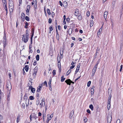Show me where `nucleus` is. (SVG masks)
Returning <instances> with one entry per match:
<instances>
[{
  "label": "nucleus",
  "instance_id": "nucleus-15",
  "mask_svg": "<svg viewBox=\"0 0 123 123\" xmlns=\"http://www.w3.org/2000/svg\"><path fill=\"white\" fill-rule=\"evenodd\" d=\"M96 68L95 67H94L92 70V73H95L96 70Z\"/></svg>",
  "mask_w": 123,
  "mask_h": 123
},
{
  "label": "nucleus",
  "instance_id": "nucleus-56",
  "mask_svg": "<svg viewBox=\"0 0 123 123\" xmlns=\"http://www.w3.org/2000/svg\"><path fill=\"white\" fill-rule=\"evenodd\" d=\"M43 85H46L47 86V82H46V81H45L43 83Z\"/></svg>",
  "mask_w": 123,
  "mask_h": 123
},
{
  "label": "nucleus",
  "instance_id": "nucleus-46",
  "mask_svg": "<svg viewBox=\"0 0 123 123\" xmlns=\"http://www.w3.org/2000/svg\"><path fill=\"white\" fill-rule=\"evenodd\" d=\"M49 29L50 31H52L53 30V29L52 28V26H50V27H49Z\"/></svg>",
  "mask_w": 123,
  "mask_h": 123
},
{
  "label": "nucleus",
  "instance_id": "nucleus-36",
  "mask_svg": "<svg viewBox=\"0 0 123 123\" xmlns=\"http://www.w3.org/2000/svg\"><path fill=\"white\" fill-rule=\"evenodd\" d=\"M37 1H36V2L35 3V4L34 5V8L36 9H37Z\"/></svg>",
  "mask_w": 123,
  "mask_h": 123
},
{
  "label": "nucleus",
  "instance_id": "nucleus-26",
  "mask_svg": "<svg viewBox=\"0 0 123 123\" xmlns=\"http://www.w3.org/2000/svg\"><path fill=\"white\" fill-rule=\"evenodd\" d=\"M89 107L92 110V111L93 110V105H89Z\"/></svg>",
  "mask_w": 123,
  "mask_h": 123
},
{
  "label": "nucleus",
  "instance_id": "nucleus-8",
  "mask_svg": "<svg viewBox=\"0 0 123 123\" xmlns=\"http://www.w3.org/2000/svg\"><path fill=\"white\" fill-rule=\"evenodd\" d=\"M45 102H41L39 104L40 107L41 108L42 107L44 106L45 105Z\"/></svg>",
  "mask_w": 123,
  "mask_h": 123
},
{
  "label": "nucleus",
  "instance_id": "nucleus-52",
  "mask_svg": "<svg viewBox=\"0 0 123 123\" xmlns=\"http://www.w3.org/2000/svg\"><path fill=\"white\" fill-rule=\"evenodd\" d=\"M99 63V62H97L96 64L95 65V66L94 67H95L96 68H97V67L98 66V65Z\"/></svg>",
  "mask_w": 123,
  "mask_h": 123
},
{
  "label": "nucleus",
  "instance_id": "nucleus-5",
  "mask_svg": "<svg viewBox=\"0 0 123 123\" xmlns=\"http://www.w3.org/2000/svg\"><path fill=\"white\" fill-rule=\"evenodd\" d=\"M43 85V83L41 84V85H39L38 86L37 88V92H39L41 91L42 89V86Z\"/></svg>",
  "mask_w": 123,
  "mask_h": 123
},
{
  "label": "nucleus",
  "instance_id": "nucleus-62",
  "mask_svg": "<svg viewBox=\"0 0 123 123\" xmlns=\"http://www.w3.org/2000/svg\"><path fill=\"white\" fill-rule=\"evenodd\" d=\"M59 3L60 4V5L61 6H62V4L61 2V1H59Z\"/></svg>",
  "mask_w": 123,
  "mask_h": 123
},
{
  "label": "nucleus",
  "instance_id": "nucleus-1",
  "mask_svg": "<svg viewBox=\"0 0 123 123\" xmlns=\"http://www.w3.org/2000/svg\"><path fill=\"white\" fill-rule=\"evenodd\" d=\"M6 89L8 91H10L11 89L12 86L10 83L9 81L6 84Z\"/></svg>",
  "mask_w": 123,
  "mask_h": 123
},
{
  "label": "nucleus",
  "instance_id": "nucleus-64",
  "mask_svg": "<svg viewBox=\"0 0 123 123\" xmlns=\"http://www.w3.org/2000/svg\"><path fill=\"white\" fill-rule=\"evenodd\" d=\"M25 25L27 26L28 25V24L26 22H25Z\"/></svg>",
  "mask_w": 123,
  "mask_h": 123
},
{
  "label": "nucleus",
  "instance_id": "nucleus-43",
  "mask_svg": "<svg viewBox=\"0 0 123 123\" xmlns=\"http://www.w3.org/2000/svg\"><path fill=\"white\" fill-rule=\"evenodd\" d=\"M29 47V49H30V51H29V52L30 53H32V51L31 49V47Z\"/></svg>",
  "mask_w": 123,
  "mask_h": 123
},
{
  "label": "nucleus",
  "instance_id": "nucleus-7",
  "mask_svg": "<svg viewBox=\"0 0 123 123\" xmlns=\"http://www.w3.org/2000/svg\"><path fill=\"white\" fill-rule=\"evenodd\" d=\"M58 56H57V60H58V68L60 69L61 68V63L60 62V60H59L58 61Z\"/></svg>",
  "mask_w": 123,
  "mask_h": 123
},
{
  "label": "nucleus",
  "instance_id": "nucleus-60",
  "mask_svg": "<svg viewBox=\"0 0 123 123\" xmlns=\"http://www.w3.org/2000/svg\"><path fill=\"white\" fill-rule=\"evenodd\" d=\"M52 17L53 18L55 16V13L54 12H53L52 13Z\"/></svg>",
  "mask_w": 123,
  "mask_h": 123
},
{
  "label": "nucleus",
  "instance_id": "nucleus-55",
  "mask_svg": "<svg viewBox=\"0 0 123 123\" xmlns=\"http://www.w3.org/2000/svg\"><path fill=\"white\" fill-rule=\"evenodd\" d=\"M116 123H120V121L119 119H118L116 121Z\"/></svg>",
  "mask_w": 123,
  "mask_h": 123
},
{
  "label": "nucleus",
  "instance_id": "nucleus-17",
  "mask_svg": "<svg viewBox=\"0 0 123 123\" xmlns=\"http://www.w3.org/2000/svg\"><path fill=\"white\" fill-rule=\"evenodd\" d=\"M30 10L27 9L26 11V14L27 15H29V11Z\"/></svg>",
  "mask_w": 123,
  "mask_h": 123
},
{
  "label": "nucleus",
  "instance_id": "nucleus-11",
  "mask_svg": "<svg viewBox=\"0 0 123 123\" xmlns=\"http://www.w3.org/2000/svg\"><path fill=\"white\" fill-rule=\"evenodd\" d=\"M111 88H109L108 90V94H109V97L111 98V94H110V93H111Z\"/></svg>",
  "mask_w": 123,
  "mask_h": 123
},
{
  "label": "nucleus",
  "instance_id": "nucleus-6",
  "mask_svg": "<svg viewBox=\"0 0 123 123\" xmlns=\"http://www.w3.org/2000/svg\"><path fill=\"white\" fill-rule=\"evenodd\" d=\"M28 98V97L27 96V95L26 94L24 96V97H23V99H24V100H25V103L26 104V102H27V99ZM28 100L29 101V99H28ZM29 102V101H28V103ZM26 104V106H27V105H28H28H27Z\"/></svg>",
  "mask_w": 123,
  "mask_h": 123
},
{
  "label": "nucleus",
  "instance_id": "nucleus-25",
  "mask_svg": "<svg viewBox=\"0 0 123 123\" xmlns=\"http://www.w3.org/2000/svg\"><path fill=\"white\" fill-rule=\"evenodd\" d=\"M36 59L37 61H38L39 59V56L38 55H37L36 57Z\"/></svg>",
  "mask_w": 123,
  "mask_h": 123
},
{
  "label": "nucleus",
  "instance_id": "nucleus-18",
  "mask_svg": "<svg viewBox=\"0 0 123 123\" xmlns=\"http://www.w3.org/2000/svg\"><path fill=\"white\" fill-rule=\"evenodd\" d=\"M20 115H18L17 117V123H18L19 121L20 120Z\"/></svg>",
  "mask_w": 123,
  "mask_h": 123
},
{
  "label": "nucleus",
  "instance_id": "nucleus-37",
  "mask_svg": "<svg viewBox=\"0 0 123 123\" xmlns=\"http://www.w3.org/2000/svg\"><path fill=\"white\" fill-rule=\"evenodd\" d=\"M47 119V123H48L49 121L51 120V118L49 117H48Z\"/></svg>",
  "mask_w": 123,
  "mask_h": 123
},
{
  "label": "nucleus",
  "instance_id": "nucleus-20",
  "mask_svg": "<svg viewBox=\"0 0 123 123\" xmlns=\"http://www.w3.org/2000/svg\"><path fill=\"white\" fill-rule=\"evenodd\" d=\"M82 17L81 15H79L78 16V18L79 20H81L82 19Z\"/></svg>",
  "mask_w": 123,
  "mask_h": 123
},
{
  "label": "nucleus",
  "instance_id": "nucleus-47",
  "mask_svg": "<svg viewBox=\"0 0 123 123\" xmlns=\"http://www.w3.org/2000/svg\"><path fill=\"white\" fill-rule=\"evenodd\" d=\"M39 101L38 100H37L36 101V104L37 105H38L39 104Z\"/></svg>",
  "mask_w": 123,
  "mask_h": 123
},
{
  "label": "nucleus",
  "instance_id": "nucleus-44",
  "mask_svg": "<svg viewBox=\"0 0 123 123\" xmlns=\"http://www.w3.org/2000/svg\"><path fill=\"white\" fill-rule=\"evenodd\" d=\"M49 23H52V19L50 18H49Z\"/></svg>",
  "mask_w": 123,
  "mask_h": 123
},
{
  "label": "nucleus",
  "instance_id": "nucleus-2",
  "mask_svg": "<svg viewBox=\"0 0 123 123\" xmlns=\"http://www.w3.org/2000/svg\"><path fill=\"white\" fill-rule=\"evenodd\" d=\"M29 38V37H27L24 35H23L22 38L23 41L25 43H26L28 41Z\"/></svg>",
  "mask_w": 123,
  "mask_h": 123
},
{
  "label": "nucleus",
  "instance_id": "nucleus-34",
  "mask_svg": "<svg viewBox=\"0 0 123 123\" xmlns=\"http://www.w3.org/2000/svg\"><path fill=\"white\" fill-rule=\"evenodd\" d=\"M91 83V81H89L87 83V86L88 87H89Z\"/></svg>",
  "mask_w": 123,
  "mask_h": 123
},
{
  "label": "nucleus",
  "instance_id": "nucleus-53",
  "mask_svg": "<svg viewBox=\"0 0 123 123\" xmlns=\"http://www.w3.org/2000/svg\"><path fill=\"white\" fill-rule=\"evenodd\" d=\"M39 94L38 93H37V94L36 96H37V99H38L39 98Z\"/></svg>",
  "mask_w": 123,
  "mask_h": 123
},
{
  "label": "nucleus",
  "instance_id": "nucleus-19",
  "mask_svg": "<svg viewBox=\"0 0 123 123\" xmlns=\"http://www.w3.org/2000/svg\"><path fill=\"white\" fill-rule=\"evenodd\" d=\"M111 99H108V106H109V107L110 108V102H111Z\"/></svg>",
  "mask_w": 123,
  "mask_h": 123
},
{
  "label": "nucleus",
  "instance_id": "nucleus-42",
  "mask_svg": "<svg viewBox=\"0 0 123 123\" xmlns=\"http://www.w3.org/2000/svg\"><path fill=\"white\" fill-rule=\"evenodd\" d=\"M70 20V19L69 18H68L66 19V21L67 22H69Z\"/></svg>",
  "mask_w": 123,
  "mask_h": 123
},
{
  "label": "nucleus",
  "instance_id": "nucleus-28",
  "mask_svg": "<svg viewBox=\"0 0 123 123\" xmlns=\"http://www.w3.org/2000/svg\"><path fill=\"white\" fill-rule=\"evenodd\" d=\"M93 21L92 20L91 21L90 25V26L91 27L92 26H93Z\"/></svg>",
  "mask_w": 123,
  "mask_h": 123
},
{
  "label": "nucleus",
  "instance_id": "nucleus-13",
  "mask_svg": "<svg viewBox=\"0 0 123 123\" xmlns=\"http://www.w3.org/2000/svg\"><path fill=\"white\" fill-rule=\"evenodd\" d=\"M38 68L37 67H36L34 69L33 71L34 72L37 73V71Z\"/></svg>",
  "mask_w": 123,
  "mask_h": 123
},
{
  "label": "nucleus",
  "instance_id": "nucleus-38",
  "mask_svg": "<svg viewBox=\"0 0 123 123\" xmlns=\"http://www.w3.org/2000/svg\"><path fill=\"white\" fill-rule=\"evenodd\" d=\"M37 73L33 72L32 74L33 76L34 77H35Z\"/></svg>",
  "mask_w": 123,
  "mask_h": 123
},
{
  "label": "nucleus",
  "instance_id": "nucleus-54",
  "mask_svg": "<svg viewBox=\"0 0 123 123\" xmlns=\"http://www.w3.org/2000/svg\"><path fill=\"white\" fill-rule=\"evenodd\" d=\"M56 38H57V40H59V34H58V35H57V34H56Z\"/></svg>",
  "mask_w": 123,
  "mask_h": 123
},
{
  "label": "nucleus",
  "instance_id": "nucleus-61",
  "mask_svg": "<svg viewBox=\"0 0 123 123\" xmlns=\"http://www.w3.org/2000/svg\"><path fill=\"white\" fill-rule=\"evenodd\" d=\"M3 3H4V5H6V0H5V1L4 0H3Z\"/></svg>",
  "mask_w": 123,
  "mask_h": 123
},
{
  "label": "nucleus",
  "instance_id": "nucleus-41",
  "mask_svg": "<svg viewBox=\"0 0 123 123\" xmlns=\"http://www.w3.org/2000/svg\"><path fill=\"white\" fill-rule=\"evenodd\" d=\"M79 68H77L75 72V74H76L77 72H78V71H79Z\"/></svg>",
  "mask_w": 123,
  "mask_h": 123
},
{
  "label": "nucleus",
  "instance_id": "nucleus-51",
  "mask_svg": "<svg viewBox=\"0 0 123 123\" xmlns=\"http://www.w3.org/2000/svg\"><path fill=\"white\" fill-rule=\"evenodd\" d=\"M86 15L87 17H88L90 15V13L89 11H88L87 12Z\"/></svg>",
  "mask_w": 123,
  "mask_h": 123
},
{
  "label": "nucleus",
  "instance_id": "nucleus-40",
  "mask_svg": "<svg viewBox=\"0 0 123 123\" xmlns=\"http://www.w3.org/2000/svg\"><path fill=\"white\" fill-rule=\"evenodd\" d=\"M34 30L33 28H32V31H31V33L32 35H34Z\"/></svg>",
  "mask_w": 123,
  "mask_h": 123
},
{
  "label": "nucleus",
  "instance_id": "nucleus-16",
  "mask_svg": "<svg viewBox=\"0 0 123 123\" xmlns=\"http://www.w3.org/2000/svg\"><path fill=\"white\" fill-rule=\"evenodd\" d=\"M31 90L32 92L34 93L35 92V89L34 88H32L31 89Z\"/></svg>",
  "mask_w": 123,
  "mask_h": 123
},
{
  "label": "nucleus",
  "instance_id": "nucleus-45",
  "mask_svg": "<svg viewBox=\"0 0 123 123\" xmlns=\"http://www.w3.org/2000/svg\"><path fill=\"white\" fill-rule=\"evenodd\" d=\"M123 65H121L120 66V71L121 72L122 70V69L123 68Z\"/></svg>",
  "mask_w": 123,
  "mask_h": 123
},
{
  "label": "nucleus",
  "instance_id": "nucleus-58",
  "mask_svg": "<svg viewBox=\"0 0 123 123\" xmlns=\"http://www.w3.org/2000/svg\"><path fill=\"white\" fill-rule=\"evenodd\" d=\"M74 67H75L74 65H72V66H71L70 67V69H72L73 68H74Z\"/></svg>",
  "mask_w": 123,
  "mask_h": 123
},
{
  "label": "nucleus",
  "instance_id": "nucleus-21",
  "mask_svg": "<svg viewBox=\"0 0 123 123\" xmlns=\"http://www.w3.org/2000/svg\"><path fill=\"white\" fill-rule=\"evenodd\" d=\"M64 78V76H62L61 77V81L62 82H63L64 80H65V78Z\"/></svg>",
  "mask_w": 123,
  "mask_h": 123
},
{
  "label": "nucleus",
  "instance_id": "nucleus-12",
  "mask_svg": "<svg viewBox=\"0 0 123 123\" xmlns=\"http://www.w3.org/2000/svg\"><path fill=\"white\" fill-rule=\"evenodd\" d=\"M29 66L28 65L25 66V69L26 72H27L28 70Z\"/></svg>",
  "mask_w": 123,
  "mask_h": 123
},
{
  "label": "nucleus",
  "instance_id": "nucleus-24",
  "mask_svg": "<svg viewBox=\"0 0 123 123\" xmlns=\"http://www.w3.org/2000/svg\"><path fill=\"white\" fill-rule=\"evenodd\" d=\"M29 99L31 100H33L34 99V97L32 96H30L29 97Z\"/></svg>",
  "mask_w": 123,
  "mask_h": 123
},
{
  "label": "nucleus",
  "instance_id": "nucleus-10",
  "mask_svg": "<svg viewBox=\"0 0 123 123\" xmlns=\"http://www.w3.org/2000/svg\"><path fill=\"white\" fill-rule=\"evenodd\" d=\"M74 112L73 111H72L70 114L69 116V117L71 119L72 118L73 115L74 114Z\"/></svg>",
  "mask_w": 123,
  "mask_h": 123
},
{
  "label": "nucleus",
  "instance_id": "nucleus-33",
  "mask_svg": "<svg viewBox=\"0 0 123 123\" xmlns=\"http://www.w3.org/2000/svg\"><path fill=\"white\" fill-rule=\"evenodd\" d=\"M25 14L24 13H22L21 14V17H22V18H25Z\"/></svg>",
  "mask_w": 123,
  "mask_h": 123
},
{
  "label": "nucleus",
  "instance_id": "nucleus-57",
  "mask_svg": "<svg viewBox=\"0 0 123 123\" xmlns=\"http://www.w3.org/2000/svg\"><path fill=\"white\" fill-rule=\"evenodd\" d=\"M43 118L44 117H45L46 116V114H45L44 113H43Z\"/></svg>",
  "mask_w": 123,
  "mask_h": 123
},
{
  "label": "nucleus",
  "instance_id": "nucleus-23",
  "mask_svg": "<svg viewBox=\"0 0 123 123\" xmlns=\"http://www.w3.org/2000/svg\"><path fill=\"white\" fill-rule=\"evenodd\" d=\"M53 114L52 113V114L50 116V114H48L47 115V117H49L51 118L53 117Z\"/></svg>",
  "mask_w": 123,
  "mask_h": 123
},
{
  "label": "nucleus",
  "instance_id": "nucleus-48",
  "mask_svg": "<svg viewBox=\"0 0 123 123\" xmlns=\"http://www.w3.org/2000/svg\"><path fill=\"white\" fill-rule=\"evenodd\" d=\"M84 120L85 122H86L87 121V119L86 117H85V118H84Z\"/></svg>",
  "mask_w": 123,
  "mask_h": 123
},
{
  "label": "nucleus",
  "instance_id": "nucleus-22",
  "mask_svg": "<svg viewBox=\"0 0 123 123\" xmlns=\"http://www.w3.org/2000/svg\"><path fill=\"white\" fill-rule=\"evenodd\" d=\"M74 15L76 16H78L79 14V12L78 11H75L74 12Z\"/></svg>",
  "mask_w": 123,
  "mask_h": 123
},
{
  "label": "nucleus",
  "instance_id": "nucleus-31",
  "mask_svg": "<svg viewBox=\"0 0 123 123\" xmlns=\"http://www.w3.org/2000/svg\"><path fill=\"white\" fill-rule=\"evenodd\" d=\"M51 80L50 79L49 80V87H51Z\"/></svg>",
  "mask_w": 123,
  "mask_h": 123
},
{
  "label": "nucleus",
  "instance_id": "nucleus-63",
  "mask_svg": "<svg viewBox=\"0 0 123 123\" xmlns=\"http://www.w3.org/2000/svg\"><path fill=\"white\" fill-rule=\"evenodd\" d=\"M32 79L31 78H30V79H29V81L31 83H32Z\"/></svg>",
  "mask_w": 123,
  "mask_h": 123
},
{
  "label": "nucleus",
  "instance_id": "nucleus-49",
  "mask_svg": "<svg viewBox=\"0 0 123 123\" xmlns=\"http://www.w3.org/2000/svg\"><path fill=\"white\" fill-rule=\"evenodd\" d=\"M26 9H29V10L30 9V5H28L26 7Z\"/></svg>",
  "mask_w": 123,
  "mask_h": 123
},
{
  "label": "nucleus",
  "instance_id": "nucleus-39",
  "mask_svg": "<svg viewBox=\"0 0 123 123\" xmlns=\"http://www.w3.org/2000/svg\"><path fill=\"white\" fill-rule=\"evenodd\" d=\"M25 103H23L22 105V108H25Z\"/></svg>",
  "mask_w": 123,
  "mask_h": 123
},
{
  "label": "nucleus",
  "instance_id": "nucleus-30",
  "mask_svg": "<svg viewBox=\"0 0 123 123\" xmlns=\"http://www.w3.org/2000/svg\"><path fill=\"white\" fill-rule=\"evenodd\" d=\"M25 19L27 21H29L30 20V18H29L27 16H26L25 17Z\"/></svg>",
  "mask_w": 123,
  "mask_h": 123
},
{
  "label": "nucleus",
  "instance_id": "nucleus-3",
  "mask_svg": "<svg viewBox=\"0 0 123 123\" xmlns=\"http://www.w3.org/2000/svg\"><path fill=\"white\" fill-rule=\"evenodd\" d=\"M112 117L111 115H109L107 117V122L108 123H110L112 120Z\"/></svg>",
  "mask_w": 123,
  "mask_h": 123
},
{
  "label": "nucleus",
  "instance_id": "nucleus-32",
  "mask_svg": "<svg viewBox=\"0 0 123 123\" xmlns=\"http://www.w3.org/2000/svg\"><path fill=\"white\" fill-rule=\"evenodd\" d=\"M94 89H93L92 88L91 90V94H93V93H94Z\"/></svg>",
  "mask_w": 123,
  "mask_h": 123
},
{
  "label": "nucleus",
  "instance_id": "nucleus-4",
  "mask_svg": "<svg viewBox=\"0 0 123 123\" xmlns=\"http://www.w3.org/2000/svg\"><path fill=\"white\" fill-rule=\"evenodd\" d=\"M65 82L68 85H71V83L74 84V82L72 81L70 79H68L66 80Z\"/></svg>",
  "mask_w": 123,
  "mask_h": 123
},
{
  "label": "nucleus",
  "instance_id": "nucleus-50",
  "mask_svg": "<svg viewBox=\"0 0 123 123\" xmlns=\"http://www.w3.org/2000/svg\"><path fill=\"white\" fill-rule=\"evenodd\" d=\"M53 75H54L55 74V71L54 70L53 71Z\"/></svg>",
  "mask_w": 123,
  "mask_h": 123
},
{
  "label": "nucleus",
  "instance_id": "nucleus-14",
  "mask_svg": "<svg viewBox=\"0 0 123 123\" xmlns=\"http://www.w3.org/2000/svg\"><path fill=\"white\" fill-rule=\"evenodd\" d=\"M60 54L61 55H62H62L63 53V49H60Z\"/></svg>",
  "mask_w": 123,
  "mask_h": 123
},
{
  "label": "nucleus",
  "instance_id": "nucleus-9",
  "mask_svg": "<svg viewBox=\"0 0 123 123\" xmlns=\"http://www.w3.org/2000/svg\"><path fill=\"white\" fill-rule=\"evenodd\" d=\"M108 12L107 11H106L105 12L104 14V17L106 19L107 18V15L108 14Z\"/></svg>",
  "mask_w": 123,
  "mask_h": 123
},
{
  "label": "nucleus",
  "instance_id": "nucleus-35",
  "mask_svg": "<svg viewBox=\"0 0 123 123\" xmlns=\"http://www.w3.org/2000/svg\"><path fill=\"white\" fill-rule=\"evenodd\" d=\"M71 69H70L66 73V74H67V75H68L71 72Z\"/></svg>",
  "mask_w": 123,
  "mask_h": 123
},
{
  "label": "nucleus",
  "instance_id": "nucleus-59",
  "mask_svg": "<svg viewBox=\"0 0 123 123\" xmlns=\"http://www.w3.org/2000/svg\"><path fill=\"white\" fill-rule=\"evenodd\" d=\"M33 65L35 66L36 65V61H35L33 63Z\"/></svg>",
  "mask_w": 123,
  "mask_h": 123
},
{
  "label": "nucleus",
  "instance_id": "nucleus-29",
  "mask_svg": "<svg viewBox=\"0 0 123 123\" xmlns=\"http://www.w3.org/2000/svg\"><path fill=\"white\" fill-rule=\"evenodd\" d=\"M25 36H27V37H29V35L28 34V31L27 30H26Z\"/></svg>",
  "mask_w": 123,
  "mask_h": 123
},
{
  "label": "nucleus",
  "instance_id": "nucleus-27",
  "mask_svg": "<svg viewBox=\"0 0 123 123\" xmlns=\"http://www.w3.org/2000/svg\"><path fill=\"white\" fill-rule=\"evenodd\" d=\"M47 11L49 15L51 14V12L50 11V10L49 9H47Z\"/></svg>",
  "mask_w": 123,
  "mask_h": 123
}]
</instances>
